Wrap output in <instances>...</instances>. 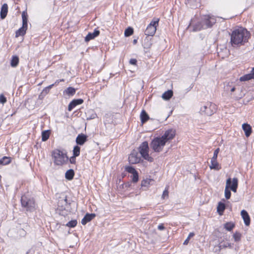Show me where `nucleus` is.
Returning a JSON list of instances; mask_svg holds the SVG:
<instances>
[{
    "instance_id": "nucleus-1",
    "label": "nucleus",
    "mask_w": 254,
    "mask_h": 254,
    "mask_svg": "<svg viewBox=\"0 0 254 254\" xmlns=\"http://www.w3.org/2000/svg\"><path fill=\"white\" fill-rule=\"evenodd\" d=\"M176 134L175 130L170 129L166 130L161 137H157L152 140L150 143V147L157 152L161 151L165 144L174 138Z\"/></svg>"
},
{
    "instance_id": "nucleus-2",
    "label": "nucleus",
    "mask_w": 254,
    "mask_h": 254,
    "mask_svg": "<svg viewBox=\"0 0 254 254\" xmlns=\"http://www.w3.org/2000/svg\"><path fill=\"white\" fill-rule=\"evenodd\" d=\"M250 33L242 27L235 29L231 35V43L232 46H240L248 42Z\"/></svg>"
},
{
    "instance_id": "nucleus-3",
    "label": "nucleus",
    "mask_w": 254,
    "mask_h": 254,
    "mask_svg": "<svg viewBox=\"0 0 254 254\" xmlns=\"http://www.w3.org/2000/svg\"><path fill=\"white\" fill-rule=\"evenodd\" d=\"M216 20L214 16L205 15L201 17V20L193 25V31H200L211 27L216 23Z\"/></svg>"
},
{
    "instance_id": "nucleus-4",
    "label": "nucleus",
    "mask_w": 254,
    "mask_h": 254,
    "mask_svg": "<svg viewBox=\"0 0 254 254\" xmlns=\"http://www.w3.org/2000/svg\"><path fill=\"white\" fill-rule=\"evenodd\" d=\"M238 186V180L237 178H234L232 180L230 178L226 180L225 188V196L226 199H229L231 197V189L233 192H236Z\"/></svg>"
},
{
    "instance_id": "nucleus-5",
    "label": "nucleus",
    "mask_w": 254,
    "mask_h": 254,
    "mask_svg": "<svg viewBox=\"0 0 254 254\" xmlns=\"http://www.w3.org/2000/svg\"><path fill=\"white\" fill-rule=\"evenodd\" d=\"M52 156L54 158V163L57 165H62L66 162L68 157L63 151L55 149L53 151Z\"/></svg>"
},
{
    "instance_id": "nucleus-6",
    "label": "nucleus",
    "mask_w": 254,
    "mask_h": 254,
    "mask_svg": "<svg viewBox=\"0 0 254 254\" xmlns=\"http://www.w3.org/2000/svg\"><path fill=\"white\" fill-rule=\"evenodd\" d=\"M216 110L217 106L214 103L207 102L202 105L200 109V112L201 114L211 116L216 112Z\"/></svg>"
},
{
    "instance_id": "nucleus-7",
    "label": "nucleus",
    "mask_w": 254,
    "mask_h": 254,
    "mask_svg": "<svg viewBox=\"0 0 254 254\" xmlns=\"http://www.w3.org/2000/svg\"><path fill=\"white\" fill-rule=\"evenodd\" d=\"M21 205L26 208L27 210L32 211L34 209L35 203L33 198L28 197L26 195H23L21 198Z\"/></svg>"
},
{
    "instance_id": "nucleus-8",
    "label": "nucleus",
    "mask_w": 254,
    "mask_h": 254,
    "mask_svg": "<svg viewBox=\"0 0 254 254\" xmlns=\"http://www.w3.org/2000/svg\"><path fill=\"white\" fill-rule=\"evenodd\" d=\"M138 149L140 154L144 159L149 162H152L153 161V158L150 156L148 154L149 147L147 141L142 142L139 146Z\"/></svg>"
},
{
    "instance_id": "nucleus-9",
    "label": "nucleus",
    "mask_w": 254,
    "mask_h": 254,
    "mask_svg": "<svg viewBox=\"0 0 254 254\" xmlns=\"http://www.w3.org/2000/svg\"><path fill=\"white\" fill-rule=\"evenodd\" d=\"M22 26L17 30V37L18 36H23L27 29V14L25 11L22 12Z\"/></svg>"
},
{
    "instance_id": "nucleus-10",
    "label": "nucleus",
    "mask_w": 254,
    "mask_h": 254,
    "mask_svg": "<svg viewBox=\"0 0 254 254\" xmlns=\"http://www.w3.org/2000/svg\"><path fill=\"white\" fill-rule=\"evenodd\" d=\"M159 19L152 21L147 27L145 34L147 36H153L156 32V27L158 25Z\"/></svg>"
},
{
    "instance_id": "nucleus-11",
    "label": "nucleus",
    "mask_w": 254,
    "mask_h": 254,
    "mask_svg": "<svg viewBox=\"0 0 254 254\" xmlns=\"http://www.w3.org/2000/svg\"><path fill=\"white\" fill-rule=\"evenodd\" d=\"M128 159L130 164H134L139 163L141 158L138 152L133 150L129 154Z\"/></svg>"
},
{
    "instance_id": "nucleus-12",
    "label": "nucleus",
    "mask_w": 254,
    "mask_h": 254,
    "mask_svg": "<svg viewBox=\"0 0 254 254\" xmlns=\"http://www.w3.org/2000/svg\"><path fill=\"white\" fill-rule=\"evenodd\" d=\"M83 103V100L82 99H74L69 103L68 106V110L71 111L77 105H80Z\"/></svg>"
},
{
    "instance_id": "nucleus-13",
    "label": "nucleus",
    "mask_w": 254,
    "mask_h": 254,
    "mask_svg": "<svg viewBox=\"0 0 254 254\" xmlns=\"http://www.w3.org/2000/svg\"><path fill=\"white\" fill-rule=\"evenodd\" d=\"M209 167L211 169L215 170H219L221 169V167L217 161V158L212 157L211 159V164L209 165Z\"/></svg>"
},
{
    "instance_id": "nucleus-14",
    "label": "nucleus",
    "mask_w": 254,
    "mask_h": 254,
    "mask_svg": "<svg viewBox=\"0 0 254 254\" xmlns=\"http://www.w3.org/2000/svg\"><path fill=\"white\" fill-rule=\"evenodd\" d=\"M87 136L84 134H78L76 138V142L80 145H83L87 140Z\"/></svg>"
},
{
    "instance_id": "nucleus-15",
    "label": "nucleus",
    "mask_w": 254,
    "mask_h": 254,
    "mask_svg": "<svg viewBox=\"0 0 254 254\" xmlns=\"http://www.w3.org/2000/svg\"><path fill=\"white\" fill-rule=\"evenodd\" d=\"M241 216L244 221L245 224L249 226L250 224V218L248 212L245 210H243L241 212Z\"/></svg>"
},
{
    "instance_id": "nucleus-16",
    "label": "nucleus",
    "mask_w": 254,
    "mask_h": 254,
    "mask_svg": "<svg viewBox=\"0 0 254 254\" xmlns=\"http://www.w3.org/2000/svg\"><path fill=\"white\" fill-rule=\"evenodd\" d=\"M95 217V214L94 213H87L81 220L82 224L85 225L87 223L92 220Z\"/></svg>"
},
{
    "instance_id": "nucleus-17",
    "label": "nucleus",
    "mask_w": 254,
    "mask_h": 254,
    "mask_svg": "<svg viewBox=\"0 0 254 254\" xmlns=\"http://www.w3.org/2000/svg\"><path fill=\"white\" fill-rule=\"evenodd\" d=\"M100 31L95 30L93 33H89L85 38V41L88 42L99 35Z\"/></svg>"
},
{
    "instance_id": "nucleus-18",
    "label": "nucleus",
    "mask_w": 254,
    "mask_h": 254,
    "mask_svg": "<svg viewBox=\"0 0 254 254\" xmlns=\"http://www.w3.org/2000/svg\"><path fill=\"white\" fill-rule=\"evenodd\" d=\"M242 128L245 132V135L247 137L250 136L252 133V127L251 126L248 124H243L242 125Z\"/></svg>"
},
{
    "instance_id": "nucleus-19",
    "label": "nucleus",
    "mask_w": 254,
    "mask_h": 254,
    "mask_svg": "<svg viewBox=\"0 0 254 254\" xmlns=\"http://www.w3.org/2000/svg\"><path fill=\"white\" fill-rule=\"evenodd\" d=\"M8 11V6L6 3H4L1 8L0 15V18L2 19H3L6 16L7 13Z\"/></svg>"
},
{
    "instance_id": "nucleus-20",
    "label": "nucleus",
    "mask_w": 254,
    "mask_h": 254,
    "mask_svg": "<svg viewBox=\"0 0 254 254\" xmlns=\"http://www.w3.org/2000/svg\"><path fill=\"white\" fill-rule=\"evenodd\" d=\"M76 92V89L72 87H69L64 91V94L68 96H73Z\"/></svg>"
},
{
    "instance_id": "nucleus-21",
    "label": "nucleus",
    "mask_w": 254,
    "mask_h": 254,
    "mask_svg": "<svg viewBox=\"0 0 254 254\" xmlns=\"http://www.w3.org/2000/svg\"><path fill=\"white\" fill-rule=\"evenodd\" d=\"M140 120L141 123L144 124L149 119V116L144 110H142L140 114Z\"/></svg>"
},
{
    "instance_id": "nucleus-22",
    "label": "nucleus",
    "mask_w": 254,
    "mask_h": 254,
    "mask_svg": "<svg viewBox=\"0 0 254 254\" xmlns=\"http://www.w3.org/2000/svg\"><path fill=\"white\" fill-rule=\"evenodd\" d=\"M254 79L253 74H252L251 72L248 74H246L241 76L240 78V80L241 81H249L251 79Z\"/></svg>"
},
{
    "instance_id": "nucleus-23",
    "label": "nucleus",
    "mask_w": 254,
    "mask_h": 254,
    "mask_svg": "<svg viewBox=\"0 0 254 254\" xmlns=\"http://www.w3.org/2000/svg\"><path fill=\"white\" fill-rule=\"evenodd\" d=\"M74 175V171L72 169L67 170L65 174V177L68 180H71L73 179Z\"/></svg>"
},
{
    "instance_id": "nucleus-24",
    "label": "nucleus",
    "mask_w": 254,
    "mask_h": 254,
    "mask_svg": "<svg viewBox=\"0 0 254 254\" xmlns=\"http://www.w3.org/2000/svg\"><path fill=\"white\" fill-rule=\"evenodd\" d=\"M173 94L172 90H168L162 94V97L164 100H169L172 97Z\"/></svg>"
},
{
    "instance_id": "nucleus-25",
    "label": "nucleus",
    "mask_w": 254,
    "mask_h": 254,
    "mask_svg": "<svg viewBox=\"0 0 254 254\" xmlns=\"http://www.w3.org/2000/svg\"><path fill=\"white\" fill-rule=\"evenodd\" d=\"M217 212L220 215H222L225 209V205L224 203L219 202L217 206Z\"/></svg>"
},
{
    "instance_id": "nucleus-26",
    "label": "nucleus",
    "mask_w": 254,
    "mask_h": 254,
    "mask_svg": "<svg viewBox=\"0 0 254 254\" xmlns=\"http://www.w3.org/2000/svg\"><path fill=\"white\" fill-rule=\"evenodd\" d=\"M50 131L47 130H44L42 131V140L43 141H46L48 139L50 136Z\"/></svg>"
},
{
    "instance_id": "nucleus-27",
    "label": "nucleus",
    "mask_w": 254,
    "mask_h": 254,
    "mask_svg": "<svg viewBox=\"0 0 254 254\" xmlns=\"http://www.w3.org/2000/svg\"><path fill=\"white\" fill-rule=\"evenodd\" d=\"M10 158L6 156L3 157L0 159V165H5L10 162Z\"/></svg>"
},
{
    "instance_id": "nucleus-28",
    "label": "nucleus",
    "mask_w": 254,
    "mask_h": 254,
    "mask_svg": "<svg viewBox=\"0 0 254 254\" xmlns=\"http://www.w3.org/2000/svg\"><path fill=\"white\" fill-rule=\"evenodd\" d=\"M235 227V225L232 222H228L226 223L224 225V228L229 231H231L234 227Z\"/></svg>"
},
{
    "instance_id": "nucleus-29",
    "label": "nucleus",
    "mask_w": 254,
    "mask_h": 254,
    "mask_svg": "<svg viewBox=\"0 0 254 254\" xmlns=\"http://www.w3.org/2000/svg\"><path fill=\"white\" fill-rule=\"evenodd\" d=\"M80 148L76 145L74 147L73 150V156L74 157H77L80 154Z\"/></svg>"
},
{
    "instance_id": "nucleus-30",
    "label": "nucleus",
    "mask_w": 254,
    "mask_h": 254,
    "mask_svg": "<svg viewBox=\"0 0 254 254\" xmlns=\"http://www.w3.org/2000/svg\"><path fill=\"white\" fill-rule=\"evenodd\" d=\"M133 30L131 27H128L125 31V35L126 37L129 36L133 34Z\"/></svg>"
},
{
    "instance_id": "nucleus-31",
    "label": "nucleus",
    "mask_w": 254,
    "mask_h": 254,
    "mask_svg": "<svg viewBox=\"0 0 254 254\" xmlns=\"http://www.w3.org/2000/svg\"><path fill=\"white\" fill-rule=\"evenodd\" d=\"M235 242H239L241 239V234L239 232H235L233 235Z\"/></svg>"
},
{
    "instance_id": "nucleus-32",
    "label": "nucleus",
    "mask_w": 254,
    "mask_h": 254,
    "mask_svg": "<svg viewBox=\"0 0 254 254\" xmlns=\"http://www.w3.org/2000/svg\"><path fill=\"white\" fill-rule=\"evenodd\" d=\"M77 221L76 220H71L69 222H68L66 224V226L68 227L73 228L77 225Z\"/></svg>"
},
{
    "instance_id": "nucleus-33",
    "label": "nucleus",
    "mask_w": 254,
    "mask_h": 254,
    "mask_svg": "<svg viewBox=\"0 0 254 254\" xmlns=\"http://www.w3.org/2000/svg\"><path fill=\"white\" fill-rule=\"evenodd\" d=\"M233 244L228 243V242L224 243L223 245H221L219 246V248L221 249L226 248H229L230 249H232V248H233Z\"/></svg>"
},
{
    "instance_id": "nucleus-34",
    "label": "nucleus",
    "mask_w": 254,
    "mask_h": 254,
    "mask_svg": "<svg viewBox=\"0 0 254 254\" xmlns=\"http://www.w3.org/2000/svg\"><path fill=\"white\" fill-rule=\"evenodd\" d=\"M53 85H54V84H51V85L46 87V88H45L43 90L41 94H44V95L47 94L49 93L50 90L53 86Z\"/></svg>"
},
{
    "instance_id": "nucleus-35",
    "label": "nucleus",
    "mask_w": 254,
    "mask_h": 254,
    "mask_svg": "<svg viewBox=\"0 0 254 254\" xmlns=\"http://www.w3.org/2000/svg\"><path fill=\"white\" fill-rule=\"evenodd\" d=\"M126 170L127 172H128L130 174H133L137 172L133 167H131V166H127V167H126Z\"/></svg>"
},
{
    "instance_id": "nucleus-36",
    "label": "nucleus",
    "mask_w": 254,
    "mask_h": 254,
    "mask_svg": "<svg viewBox=\"0 0 254 254\" xmlns=\"http://www.w3.org/2000/svg\"><path fill=\"white\" fill-rule=\"evenodd\" d=\"M194 236V233H193V232H190L188 238L185 240V241H184L183 244L184 245H187L188 244L189 242V241H190V238L193 237Z\"/></svg>"
},
{
    "instance_id": "nucleus-37",
    "label": "nucleus",
    "mask_w": 254,
    "mask_h": 254,
    "mask_svg": "<svg viewBox=\"0 0 254 254\" xmlns=\"http://www.w3.org/2000/svg\"><path fill=\"white\" fill-rule=\"evenodd\" d=\"M169 196V192H168V188L166 187L165 190L163 191L162 198H165V197H168Z\"/></svg>"
},
{
    "instance_id": "nucleus-38",
    "label": "nucleus",
    "mask_w": 254,
    "mask_h": 254,
    "mask_svg": "<svg viewBox=\"0 0 254 254\" xmlns=\"http://www.w3.org/2000/svg\"><path fill=\"white\" fill-rule=\"evenodd\" d=\"M132 181L134 183H136L138 180V175L137 172H135V173L132 174Z\"/></svg>"
},
{
    "instance_id": "nucleus-39",
    "label": "nucleus",
    "mask_w": 254,
    "mask_h": 254,
    "mask_svg": "<svg viewBox=\"0 0 254 254\" xmlns=\"http://www.w3.org/2000/svg\"><path fill=\"white\" fill-rule=\"evenodd\" d=\"M7 100L6 97L3 95V94H1L0 95V103L2 104L6 103Z\"/></svg>"
},
{
    "instance_id": "nucleus-40",
    "label": "nucleus",
    "mask_w": 254,
    "mask_h": 254,
    "mask_svg": "<svg viewBox=\"0 0 254 254\" xmlns=\"http://www.w3.org/2000/svg\"><path fill=\"white\" fill-rule=\"evenodd\" d=\"M11 65L12 67L16 66V55H13L12 58V60L11 61Z\"/></svg>"
},
{
    "instance_id": "nucleus-41",
    "label": "nucleus",
    "mask_w": 254,
    "mask_h": 254,
    "mask_svg": "<svg viewBox=\"0 0 254 254\" xmlns=\"http://www.w3.org/2000/svg\"><path fill=\"white\" fill-rule=\"evenodd\" d=\"M18 232L21 237H23L26 235V231L23 229H19Z\"/></svg>"
},
{
    "instance_id": "nucleus-42",
    "label": "nucleus",
    "mask_w": 254,
    "mask_h": 254,
    "mask_svg": "<svg viewBox=\"0 0 254 254\" xmlns=\"http://www.w3.org/2000/svg\"><path fill=\"white\" fill-rule=\"evenodd\" d=\"M219 148H217L216 149H215L213 153V156L212 157L217 158L218 154L219 152Z\"/></svg>"
},
{
    "instance_id": "nucleus-43",
    "label": "nucleus",
    "mask_w": 254,
    "mask_h": 254,
    "mask_svg": "<svg viewBox=\"0 0 254 254\" xmlns=\"http://www.w3.org/2000/svg\"><path fill=\"white\" fill-rule=\"evenodd\" d=\"M231 88V84L230 83H228L226 85H225L224 86V89L227 92H229L230 91V89Z\"/></svg>"
},
{
    "instance_id": "nucleus-44",
    "label": "nucleus",
    "mask_w": 254,
    "mask_h": 254,
    "mask_svg": "<svg viewBox=\"0 0 254 254\" xmlns=\"http://www.w3.org/2000/svg\"><path fill=\"white\" fill-rule=\"evenodd\" d=\"M129 63L130 64L132 65H136L137 63V61L135 59H131L129 61Z\"/></svg>"
},
{
    "instance_id": "nucleus-45",
    "label": "nucleus",
    "mask_w": 254,
    "mask_h": 254,
    "mask_svg": "<svg viewBox=\"0 0 254 254\" xmlns=\"http://www.w3.org/2000/svg\"><path fill=\"white\" fill-rule=\"evenodd\" d=\"M158 230H163L165 229V227L164 226H163V224H161L160 225H158Z\"/></svg>"
},
{
    "instance_id": "nucleus-46",
    "label": "nucleus",
    "mask_w": 254,
    "mask_h": 254,
    "mask_svg": "<svg viewBox=\"0 0 254 254\" xmlns=\"http://www.w3.org/2000/svg\"><path fill=\"white\" fill-rule=\"evenodd\" d=\"M75 157L73 156V157H71V158L70 159V162H71V163H75Z\"/></svg>"
},
{
    "instance_id": "nucleus-47",
    "label": "nucleus",
    "mask_w": 254,
    "mask_h": 254,
    "mask_svg": "<svg viewBox=\"0 0 254 254\" xmlns=\"http://www.w3.org/2000/svg\"><path fill=\"white\" fill-rule=\"evenodd\" d=\"M232 83L231 84V88L230 89V91L232 92H234L235 90V87L234 86H232L231 85Z\"/></svg>"
},
{
    "instance_id": "nucleus-48",
    "label": "nucleus",
    "mask_w": 254,
    "mask_h": 254,
    "mask_svg": "<svg viewBox=\"0 0 254 254\" xmlns=\"http://www.w3.org/2000/svg\"><path fill=\"white\" fill-rule=\"evenodd\" d=\"M251 72L252 74H253V76L254 78V67L252 68Z\"/></svg>"
},
{
    "instance_id": "nucleus-49",
    "label": "nucleus",
    "mask_w": 254,
    "mask_h": 254,
    "mask_svg": "<svg viewBox=\"0 0 254 254\" xmlns=\"http://www.w3.org/2000/svg\"><path fill=\"white\" fill-rule=\"evenodd\" d=\"M136 42H137V40H136V39H134V40H133V44H136Z\"/></svg>"
},
{
    "instance_id": "nucleus-50",
    "label": "nucleus",
    "mask_w": 254,
    "mask_h": 254,
    "mask_svg": "<svg viewBox=\"0 0 254 254\" xmlns=\"http://www.w3.org/2000/svg\"><path fill=\"white\" fill-rule=\"evenodd\" d=\"M18 62H19V59H18V57H17V62H16L17 65V64H18Z\"/></svg>"
},
{
    "instance_id": "nucleus-51",
    "label": "nucleus",
    "mask_w": 254,
    "mask_h": 254,
    "mask_svg": "<svg viewBox=\"0 0 254 254\" xmlns=\"http://www.w3.org/2000/svg\"><path fill=\"white\" fill-rule=\"evenodd\" d=\"M64 201L65 202V203H66V201H67V199H66V198H65L64 199Z\"/></svg>"
}]
</instances>
